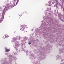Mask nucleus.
<instances>
[{
    "mask_svg": "<svg viewBox=\"0 0 64 64\" xmlns=\"http://www.w3.org/2000/svg\"><path fill=\"white\" fill-rule=\"evenodd\" d=\"M17 54L16 52H13L11 54H10L8 56L9 60L7 59L5 60L2 62L1 63V64H11L12 63V61H13V60H14V61H16V60H17V58L16 57H14V56L17 55Z\"/></svg>",
    "mask_w": 64,
    "mask_h": 64,
    "instance_id": "nucleus-1",
    "label": "nucleus"
},
{
    "mask_svg": "<svg viewBox=\"0 0 64 64\" xmlns=\"http://www.w3.org/2000/svg\"><path fill=\"white\" fill-rule=\"evenodd\" d=\"M5 7H6L5 8H4V9H3V12L2 14L1 13L0 14V23H1V22L3 20L4 18V14L5 13H6V12L8 9H10V8H11V7H12V6H10V5L7 4H6Z\"/></svg>",
    "mask_w": 64,
    "mask_h": 64,
    "instance_id": "nucleus-2",
    "label": "nucleus"
},
{
    "mask_svg": "<svg viewBox=\"0 0 64 64\" xmlns=\"http://www.w3.org/2000/svg\"><path fill=\"white\" fill-rule=\"evenodd\" d=\"M47 10H46V14L45 16H44L43 18V20H46V21H49L50 19V16H52L53 14V12L51 11L50 12V11L51 10V8H47Z\"/></svg>",
    "mask_w": 64,
    "mask_h": 64,
    "instance_id": "nucleus-3",
    "label": "nucleus"
},
{
    "mask_svg": "<svg viewBox=\"0 0 64 64\" xmlns=\"http://www.w3.org/2000/svg\"><path fill=\"white\" fill-rule=\"evenodd\" d=\"M43 20L41 22H42V24H41V26L40 27V28H39L40 29L39 30H40L42 29L43 28H44L46 26V24L47 23V22H46V20Z\"/></svg>",
    "mask_w": 64,
    "mask_h": 64,
    "instance_id": "nucleus-4",
    "label": "nucleus"
},
{
    "mask_svg": "<svg viewBox=\"0 0 64 64\" xmlns=\"http://www.w3.org/2000/svg\"><path fill=\"white\" fill-rule=\"evenodd\" d=\"M35 42V40L33 37L30 36L28 39V44L30 45L31 44L32 42Z\"/></svg>",
    "mask_w": 64,
    "mask_h": 64,
    "instance_id": "nucleus-5",
    "label": "nucleus"
},
{
    "mask_svg": "<svg viewBox=\"0 0 64 64\" xmlns=\"http://www.w3.org/2000/svg\"><path fill=\"white\" fill-rule=\"evenodd\" d=\"M29 56H30V59L32 60H33V59H35L36 58V57L34 56L33 54H30V55H29Z\"/></svg>",
    "mask_w": 64,
    "mask_h": 64,
    "instance_id": "nucleus-6",
    "label": "nucleus"
},
{
    "mask_svg": "<svg viewBox=\"0 0 64 64\" xmlns=\"http://www.w3.org/2000/svg\"><path fill=\"white\" fill-rule=\"evenodd\" d=\"M58 17L60 20L62 22H64V16L62 15H60Z\"/></svg>",
    "mask_w": 64,
    "mask_h": 64,
    "instance_id": "nucleus-7",
    "label": "nucleus"
},
{
    "mask_svg": "<svg viewBox=\"0 0 64 64\" xmlns=\"http://www.w3.org/2000/svg\"><path fill=\"white\" fill-rule=\"evenodd\" d=\"M16 1L17 0H12V3L13 4H11L10 6H12L13 5H14V6H16L17 5V3H18V2H16Z\"/></svg>",
    "mask_w": 64,
    "mask_h": 64,
    "instance_id": "nucleus-8",
    "label": "nucleus"
},
{
    "mask_svg": "<svg viewBox=\"0 0 64 64\" xmlns=\"http://www.w3.org/2000/svg\"><path fill=\"white\" fill-rule=\"evenodd\" d=\"M14 44H15V46L16 47H18L19 46V42L18 41L15 42H14Z\"/></svg>",
    "mask_w": 64,
    "mask_h": 64,
    "instance_id": "nucleus-9",
    "label": "nucleus"
},
{
    "mask_svg": "<svg viewBox=\"0 0 64 64\" xmlns=\"http://www.w3.org/2000/svg\"><path fill=\"white\" fill-rule=\"evenodd\" d=\"M56 58L58 60L59 59H60L61 62H62L64 61V60L62 59V56L60 55L57 56H56Z\"/></svg>",
    "mask_w": 64,
    "mask_h": 64,
    "instance_id": "nucleus-10",
    "label": "nucleus"
},
{
    "mask_svg": "<svg viewBox=\"0 0 64 64\" xmlns=\"http://www.w3.org/2000/svg\"><path fill=\"white\" fill-rule=\"evenodd\" d=\"M24 40H22L21 41V42H22V43H23L25 41H26V40H28V38L26 36H24L23 38Z\"/></svg>",
    "mask_w": 64,
    "mask_h": 64,
    "instance_id": "nucleus-11",
    "label": "nucleus"
},
{
    "mask_svg": "<svg viewBox=\"0 0 64 64\" xmlns=\"http://www.w3.org/2000/svg\"><path fill=\"white\" fill-rule=\"evenodd\" d=\"M20 45L22 46L21 48H20V49H21V51H24V52H25V50H24L23 48V47H24V46H25V44L24 45L23 43H22Z\"/></svg>",
    "mask_w": 64,
    "mask_h": 64,
    "instance_id": "nucleus-12",
    "label": "nucleus"
},
{
    "mask_svg": "<svg viewBox=\"0 0 64 64\" xmlns=\"http://www.w3.org/2000/svg\"><path fill=\"white\" fill-rule=\"evenodd\" d=\"M27 26L26 25H24L21 26V28L20 30L22 31H24V29Z\"/></svg>",
    "mask_w": 64,
    "mask_h": 64,
    "instance_id": "nucleus-13",
    "label": "nucleus"
},
{
    "mask_svg": "<svg viewBox=\"0 0 64 64\" xmlns=\"http://www.w3.org/2000/svg\"><path fill=\"white\" fill-rule=\"evenodd\" d=\"M52 0H51L49 2H48V5L47 4H46V6H51L52 4H51V3H52Z\"/></svg>",
    "mask_w": 64,
    "mask_h": 64,
    "instance_id": "nucleus-14",
    "label": "nucleus"
},
{
    "mask_svg": "<svg viewBox=\"0 0 64 64\" xmlns=\"http://www.w3.org/2000/svg\"><path fill=\"white\" fill-rule=\"evenodd\" d=\"M40 32L38 30V28L36 29V30H35V33L36 35H39Z\"/></svg>",
    "mask_w": 64,
    "mask_h": 64,
    "instance_id": "nucleus-15",
    "label": "nucleus"
},
{
    "mask_svg": "<svg viewBox=\"0 0 64 64\" xmlns=\"http://www.w3.org/2000/svg\"><path fill=\"white\" fill-rule=\"evenodd\" d=\"M12 42L13 43V42H15V41H16V40H17V38H14L13 39H12Z\"/></svg>",
    "mask_w": 64,
    "mask_h": 64,
    "instance_id": "nucleus-16",
    "label": "nucleus"
},
{
    "mask_svg": "<svg viewBox=\"0 0 64 64\" xmlns=\"http://www.w3.org/2000/svg\"><path fill=\"white\" fill-rule=\"evenodd\" d=\"M60 53H64V49H63V48L61 49L60 50Z\"/></svg>",
    "mask_w": 64,
    "mask_h": 64,
    "instance_id": "nucleus-17",
    "label": "nucleus"
},
{
    "mask_svg": "<svg viewBox=\"0 0 64 64\" xmlns=\"http://www.w3.org/2000/svg\"><path fill=\"white\" fill-rule=\"evenodd\" d=\"M14 47L15 49H16V50L18 52H20V50H18V48H17V47H16L15 46H14Z\"/></svg>",
    "mask_w": 64,
    "mask_h": 64,
    "instance_id": "nucleus-18",
    "label": "nucleus"
},
{
    "mask_svg": "<svg viewBox=\"0 0 64 64\" xmlns=\"http://www.w3.org/2000/svg\"><path fill=\"white\" fill-rule=\"evenodd\" d=\"M6 49L5 50H6V52H9V51H10V49H8L7 48H6Z\"/></svg>",
    "mask_w": 64,
    "mask_h": 64,
    "instance_id": "nucleus-19",
    "label": "nucleus"
},
{
    "mask_svg": "<svg viewBox=\"0 0 64 64\" xmlns=\"http://www.w3.org/2000/svg\"><path fill=\"white\" fill-rule=\"evenodd\" d=\"M26 55H28V54L30 53V51H28V50L26 51Z\"/></svg>",
    "mask_w": 64,
    "mask_h": 64,
    "instance_id": "nucleus-20",
    "label": "nucleus"
},
{
    "mask_svg": "<svg viewBox=\"0 0 64 64\" xmlns=\"http://www.w3.org/2000/svg\"><path fill=\"white\" fill-rule=\"evenodd\" d=\"M5 36H6V38H8L9 37L8 35H7V34H5Z\"/></svg>",
    "mask_w": 64,
    "mask_h": 64,
    "instance_id": "nucleus-21",
    "label": "nucleus"
},
{
    "mask_svg": "<svg viewBox=\"0 0 64 64\" xmlns=\"http://www.w3.org/2000/svg\"><path fill=\"white\" fill-rule=\"evenodd\" d=\"M62 10L64 12V8H62Z\"/></svg>",
    "mask_w": 64,
    "mask_h": 64,
    "instance_id": "nucleus-22",
    "label": "nucleus"
},
{
    "mask_svg": "<svg viewBox=\"0 0 64 64\" xmlns=\"http://www.w3.org/2000/svg\"><path fill=\"white\" fill-rule=\"evenodd\" d=\"M2 38H4V39H5L6 38V36H5V35L4 36L2 37Z\"/></svg>",
    "mask_w": 64,
    "mask_h": 64,
    "instance_id": "nucleus-23",
    "label": "nucleus"
},
{
    "mask_svg": "<svg viewBox=\"0 0 64 64\" xmlns=\"http://www.w3.org/2000/svg\"><path fill=\"white\" fill-rule=\"evenodd\" d=\"M3 9H2L1 8H0V11H3Z\"/></svg>",
    "mask_w": 64,
    "mask_h": 64,
    "instance_id": "nucleus-24",
    "label": "nucleus"
},
{
    "mask_svg": "<svg viewBox=\"0 0 64 64\" xmlns=\"http://www.w3.org/2000/svg\"><path fill=\"white\" fill-rule=\"evenodd\" d=\"M57 4H54V7H56L57 6Z\"/></svg>",
    "mask_w": 64,
    "mask_h": 64,
    "instance_id": "nucleus-25",
    "label": "nucleus"
},
{
    "mask_svg": "<svg viewBox=\"0 0 64 64\" xmlns=\"http://www.w3.org/2000/svg\"><path fill=\"white\" fill-rule=\"evenodd\" d=\"M20 39H21V38L20 37V36L18 38V40H20Z\"/></svg>",
    "mask_w": 64,
    "mask_h": 64,
    "instance_id": "nucleus-26",
    "label": "nucleus"
},
{
    "mask_svg": "<svg viewBox=\"0 0 64 64\" xmlns=\"http://www.w3.org/2000/svg\"><path fill=\"white\" fill-rule=\"evenodd\" d=\"M8 54V52H7L6 53H5V54L6 55H7Z\"/></svg>",
    "mask_w": 64,
    "mask_h": 64,
    "instance_id": "nucleus-27",
    "label": "nucleus"
},
{
    "mask_svg": "<svg viewBox=\"0 0 64 64\" xmlns=\"http://www.w3.org/2000/svg\"><path fill=\"white\" fill-rule=\"evenodd\" d=\"M52 4H54V2H52H52L51 3V4H52Z\"/></svg>",
    "mask_w": 64,
    "mask_h": 64,
    "instance_id": "nucleus-28",
    "label": "nucleus"
},
{
    "mask_svg": "<svg viewBox=\"0 0 64 64\" xmlns=\"http://www.w3.org/2000/svg\"><path fill=\"white\" fill-rule=\"evenodd\" d=\"M56 8H58V6H57V5H56Z\"/></svg>",
    "mask_w": 64,
    "mask_h": 64,
    "instance_id": "nucleus-29",
    "label": "nucleus"
},
{
    "mask_svg": "<svg viewBox=\"0 0 64 64\" xmlns=\"http://www.w3.org/2000/svg\"><path fill=\"white\" fill-rule=\"evenodd\" d=\"M19 0H18L17 2H18V3L19 2Z\"/></svg>",
    "mask_w": 64,
    "mask_h": 64,
    "instance_id": "nucleus-30",
    "label": "nucleus"
},
{
    "mask_svg": "<svg viewBox=\"0 0 64 64\" xmlns=\"http://www.w3.org/2000/svg\"><path fill=\"white\" fill-rule=\"evenodd\" d=\"M34 30V29H32V31H33Z\"/></svg>",
    "mask_w": 64,
    "mask_h": 64,
    "instance_id": "nucleus-31",
    "label": "nucleus"
},
{
    "mask_svg": "<svg viewBox=\"0 0 64 64\" xmlns=\"http://www.w3.org/2000/svg\"><path fill=\"white\" fill-rule=\"evenodd\" d=\"M8 0H6V2H8Z\"/></svg>",
    "mask_w": 64,
    "mask_h": 64,
    "instance_id": "nucleus-32",
    "label": "nucleus"
},
{
    "mask_svg": "<svg viewBox=\"0 0 64 64\" xmlns=\"http://www.w3.org/2000/svg\"><path fill=\"white\" fill-rule=\"evenodd\" d=\"M59 45H60V46H61L62 45H61V44H59Z\"/></svg>",
    "mask_w": 64,
    "mask_h": 64,
    "instance_id": "nucleus-33",
    "label": "nucleus"
},
{
    "mask_svg": "<svg viewBox=\"0 0 64 64\" xmlns=\"http://www.w3.org/2000/svg\"><path fill=\"white\" fill-rule=\"evenodd\" d=\"M15 64H16V62H15Z\"/></svg>",
    "mask_w": 64,
    "mask_h": 64,
    "instance_id": "nucleus-34",
    "label": "nucleus"
},
{
    "mask_svg": "<svg viewBox=\"0 0 64 64\" xmlns=\"http://www.w3.org/2000/svg\"><path fill=\"white\" fill-rule=\"evenodd\" d=\"M24 48H26V47H25V46H24Z\"/></svg>",
    "mask_w": 64,
    "mask_h": 64,
    "instance_id": "nucleus-35",
    "label": "nucleus"
},
{
    "mask_svg": "<svg viewBox=\"0 0 64 64\" xmlns=\"http://www.w3.org/2000/svg\"><path fill=\"white\" fill-rule=\"evenodd\" d=\"M3 6L4 7H5V6L4 5Z\"/></svg>",
    "mask_w": 64,
    "mask_h": 64,
    "instance_id": "nucleus-36",
    "label": "nucleus"
},
{
    "mask_svg": "<svg viewBox=\"0 0 64 64\" xmlns=\"http://www.w3.org/2000/svg\"><path fill=\"white\" fill-rule=\"evenodd\" d=\"M6 59H7V58H6Z\"/></svg>",
    "mask_w": 64,
    "mask_h": 64,
    "instance_id": "nucleus-37",
    "label": "nucleus"
},
{
    "mask_svg": "<svg viewBox=\"0 0 64 64\" xmlns=\"http://www.w3.org/2000/svg\"><path fill=\"white\" fill-rule=\"evenodd\" d=\"M0 23H1V22H0Z\"/></svg>",
    "mask_w": 64,
    "mask_h": 64,
    "instance_id": "nucleus-38",
    "label": "nucleus"
},
{
    "mask_svg": "<svg viewBox=\"0 0 64 64\" xmlns=\"http://www.w3.org/2000/svg\"><path fill=\"white\" fill-rule=\"evenodd\" d=\"M22 16V15H21V16Z\"/></svg>",
    "mask_w": 64,
    "mask_h": 64,
    "instance_id": "nucleus-39",
    "label": "nucleus"
}]
</instances>
